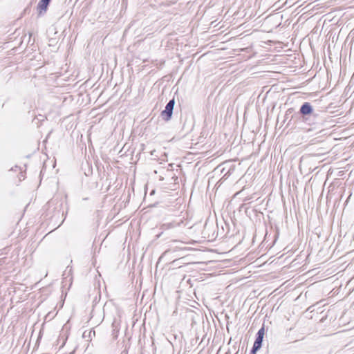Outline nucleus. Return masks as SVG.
<instances>
[{"instance_id":"1a4fd4ad","label":"nucleus","mask_w":354,"mask_h":354,"mask_svg":"<svg viewBox=\"0 0 354 354\" xmlns=\"http://www.w3.org/2000/svg\"><path fill=\"white\" fill-rule=\"evenodd\" d=\"M176 2H177V0L169 1H167L164 2L162 4L165 6H170L171 5H174V4L176 3Z\"/></svg>"},{"instance_id":"39448f33","label":"nucleus","mask_w":354,"mask_h":354,"mask_svg":"<svg viewBox=\"0 0 354 354\" xmlns=\"http://www.w3.org/2000/svg\"><path fill=\"white\" fill-rule=\"evenodd\" d=\"M263 339V337L256 335V339L254 342L253 346L260 349L262 346Z\"/></svg>"},{"instance_id":"9d476101","label":"nucleus","mask_w":354,"mask_h":354,"mask_svg":"<svg viewBox=\"0 0 354 354\" xmlns=\"http://www.w3.org/2000/svg\"><path fill=\"white\" fill-rule=\"evenodd\" d=\"M258 350H259V348H255V347L252 346V349H251V351H250V354H256V353H257V351Z\"/></svg>"},{"instance_id":"20e7f679","label":"nucleus","mask_w":354,"mask_h":354,"mask_svg":"<svg viewBox=\"0 0 354 354\" xmlns=\"http://www.w3.org/2000/svg\"><path fill=\"white\" fill-rule=\"evenodd\" d=\"M313 109L310 102H304L300 107L299 113L304 116L309 115L313 113Z\"/></svg>"},{"instance_id":"f03ea898","label":"nucleus","mask_w":354,"mask_h":354,"mask_svg":"<svg viewBox=\"0 0 354 354\" xmlns=\"http://www.w3.org/2000/svg\"><path fill=\"white\" fill-rule=\"evenodd\" d=\"M182 225L185 226L184 221L182 218H179V219L174 220L171 222H167V223H163L161 225L160 229L162 230H167L174 229V228H176L178 227H180Z\"/></svg>"},{"instance_id":"6e6552de","label":"nucleus","mask_w":354,"mask_h":354,"mask_svg":"<svg viewBox=\"0 0 354 354\" xmlns=\"http://www.w3.org/2000/svg\"><path fill=\"white\" fill-rule=\"evenodd\" d=\"M264 334H265V327H264V325H263L262 327L258 330L256 335L263 337Z\"/></svg>"},{"instance_id":"423d86ee","label":"nucleus","mask_w":354,"mask_h":354,"mask_svg":"<svg viewBox=\"0 0 354 354\" xmlns=\"http://www.w3.org/2000/svg\"><path fill=\"white\" fill-rule=\"evenodd\" d=\"M46 119V117L44 115L39 114L37 115L34 120L33 122H35L37 124H39V122H43Z\"/></svg>"},{"instance_id":"f8f14e48","label":"nucleus","mask_w":354,"mask_h":354,"mask_svg":"<svg viewBox=\"0 0 354 354\" xmlns=\"http://www.w3.org/2000/svg\"><path fill=\"white\" fill-rule=\"evenodd\" d=\"M225 354H227V353H225Z\"/></svg>"},{"instance_id":"f257e3e1","label":"nucleus","mask_w":354,"mask_h":354,"mask_svg":"<svg viewBox=\"0 0 354 354\" xmlns=\"http://www.w3.org/2000/svg\"><path fill=\"white\" fill-rule=\"evenodd\" d=\"M174 104V98L170 100L166 104L165 109L161 112L160 114L164 120L169 121L171 118Z\"/></svg>"},{"instance_id":"7ed1b4c3","label":"nucleus","mask_w":354,"mask_h":354,"mask_svg":"<svg viewBox=\"0 0 354 354\" xmlns=\"http://www.w3.org/2000/svg\"><path fill=\"white\" fill-rule=\"evenodd\" d=\"M51 0H40L37 5L38 15H44L47 10Z\"/></svg>"},{"instance_id":"0eeeda50","label":"nucleus","mask_w":354,"mask_h":354,"mask_svg":"<svg viewBox=\"0 0 354 354\" xmlns=\"http://www.w3.org/2000/svg\"><path fill=\"white\" fill-rule=\"evenodd\" d=\"M175 252H176L175 250H171V249L167 250L166 251H165L163 252V254L161 255L160 259L169 256V254H171V253Z\"/></svg>"},{"instance_id":"9b49d317","label":"nucleus","mask_w":354,"mask_h":354,"mask_svg":"<svg viewBox=\"0 0 354 354\" xmlns=\"http://www.w3.org/2000/svg\"><path fill=\"white\" fill-rule=\"evenodd\" d=\"M225 354H227V353H225Z\"/></svg>"},{"instance_id":"ddd939ff","label":"nucleus","mask_w":354,"mask_h":354,"mask_svg":"<svg viewBox=\"0 0 354 354\" xmlns=\"http://www.w3.org/2000/svg\"><path fill=\"white\" fill-rule=\"evenodd\" d=\"M225 354H227V353H225Z\"/></svg>"}]
</instances>
